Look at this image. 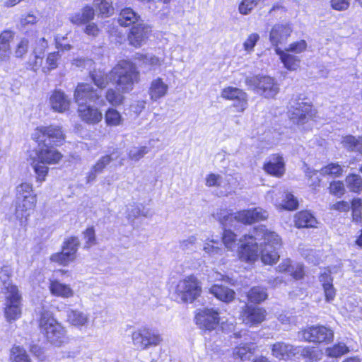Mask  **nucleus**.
I'll return each mask as SVG.
<instances>
[{
    "mask_svg": "<svg viewBox=\"0 0 362 362\" xmlns=\"http://www.w3.org/2000/svg\"><path fill=\"white\" fill-rule=\"evenodd\" d=\"M223 243L228 250H234L240 244L238 255L243 261L252 263L260 257L264 264H273L279 258L277 250L281 240L275 232L268 230L265 226H259L239 240L233 232L225 229Z\"/></svg>",
    "mask_w": 362,
    "mask_h": 362,
    "instance_id": "nucleus-1",
    "label": "nucleus"
},
{
    "mask_svg": "<svg viewBox=\"0 0 362 362\" xmlns=\"http://www.w3.org/2000/svg\"><path fill=\"white\" fill-rule=\"evenodd\" d=\"M16 191L15 217L21 226H25L35 209L37 195L34 193L33 185L29 182L18 185Z\"/></svg>",
    "mask_w": 362,
    "mask_h": 362,
    "instance_id": "nucleus-2",
    "label": "nucleus"
},
{
    "mask_svg": "<svg viewBox=\"0 0 362 362\" xmlns=\"http://www.w3.org/2000/svg\"><path fill=\"white\" fill-rule=\"evenodd\" d=\"M41 333L51 344L60 347L69 342L66 329L54 317L49 310H42L39 319Z\"/></svg>",
    "mask_w": 362,
    "mask_h": 362,
    "instance_id": "nucleus-3",
    "label": "nucleus"
},
{
    "mask_svg": "<svg viewBox=\"0 0 362 362\" xmlns=\"http://www.w3.org/2000/svg\"><path fill=\"white\" fill-rule=\"evenodd\" d=\"M110 74L117 90L127 93L133 90L134 84L139 81L140 74L136 66L129 60H121L112 68Z\"/></svg>",
    "mask_w": 362,
    "mask_h": 362,
    "instance_id": "nucleus-4",
    "label": "nucleus"
},
{
    "mask_svg": "<svg viewBox=\"0 0 362 362\" xmlns=\"http://www.w3.org/2000/svg\"><path fill=\"white\" fill-rule=\"evenodd\" d=\"M225 227L235 226L233 222L251 224L267 218L268 212L260 207L242 210L235 214H228L226 210H221L214 215Z\"/></svg>",
    "mask_w": 362,
    "mask_h": 362,
    "instance_id": "nucleus-5",
    "label": "nucleus"
},
{
    "mask_svg": "<svg viewBox=\"0 0 362 362\" xmlns=\"http://www.w3.org/2000/svg\"><path fill=\"white\" fill-rule=\"evenodd\" d=\"M4 295V315L6 322L11 323L18 320L22 314V296L16 285L6 286Z\"/></svg>",
    "mask_w": 362,
    "mask_h": 362,
    "instance_id": "nucleus-6",
    "label": "nucleus"
},
{
    "mask_svg": "<svg viewBox=\"0 0 362 362\" xmlns=\"http://www.w3.org/2000/svg\"><path fill=\"white\" fill-rule=\"evenodd\" d=\"M132 341L136 349L144 351L159 346L163 341V337L158 331L144 326L132 333Z\"/></svg>",
    "mask_w": 362,
    "mask_h": 362,
    "instance_id": "nucleus-7",
    "label": "nucleus"
},
{
    "mask_svg": "<svg viewBox=\"0 0 362 362\" xmlns=\"http://www.w3.org/2000/svg\"><path fill=\"white\" fill-rule=\"evenodd\" d=\"M33 140L38 144H47L51 146H61L65 136L59 126H40L36 127L31 134Z\"/></svg>",
    "mask_w": 362,
    "mask_h": 362,
    "instance_id": "nucleus-8",
    "label": "nucleus"
},
{
    "mask_svg": "<svg viewBox=\"0 0 362 362\" xmlns=\"http://www.w3.org/2000/svg\"><path fill=\"white\" fill-rule=\"evenodd\" d=\"M202 293V284L194 275L180 279L175 287V293L183 303L194 302Z\"/></svg>",
    "mask_w": 362,
    "mask_h": 362,
    "instance_id": "nucleus-9",
    "label": "nucleus"
},
{
    "mask_svg": "<svg viewBox=\"0 0 362 362\" xmlns=\"http://www.w3.org/2000/svg\"><path fill=\"white\" fill-rule=\"evenodd\" d=\"M246 85L265 98H274L279 90L274 78L267 76H255L245 79Z\"/></svg>",
    "mask_w": 362,
    "mask_h": 362,
    "instance_id": "nucleus-10",
    "label": "nucleus"
},
{
    "mask_svg": "<svg viewBox=\"0 0 362 362\" xmlns=\"http://www.w3.org/2000/svg\"><path fill=\"white\" fill-rule=\"evenodd\" d=\"M194 320L200 329L209 331L214 330L220 323L219 313L214 308H204L197 310Z\"/></svg>",
    "mask_w": 362,
    "mask_h": 362,
    "instance_id": "nucleus-11",
    "label": "nucleus"
},
{
    "mask_svg": "<svg viewBox=\"0 0 362 362\" xmlns=\"http://www.w3.org/2000/svg\"><path fill=\"white\" fill-rule=\"evenodd\" d=\"M302 339L314 343L329 341L333 339L334 332L324 326L310 327L298 333Z\"/></svg>",
    "mask_w": 362,
    "mask_h": 362,
    "instance_id": "nucleus-12",
    "label": "nucleus"
},
{
    "mask_svg": "<svg viewBox=\"0 0 362 362\" xmlns=\"http://www.w3.org/2000/svg\"><path fill=\"white\" fill-rule=\"evenodd\" d=\"M315 115V110L308 103L301 101L293 106L289 110L290 119L298 125H303L312 119Z\"/></svg>",
    "mask_w": 362,
    "mask_h": 362,
    "instance_id": "nucleus-13",
    "label": "nucleus"
},
{
    "mask_svg": "<svg viewBox=\"0 0 362 362\" xmlns=\"http://www.w3.org/2000/svg\"><path fill=\"white\" fill-rule=\"evenodd\" d=\"M221 96L226 100H233V107L238 112H244L247 107V95L242 89L231 86L226 87L222 90Z\"/></svg>",
    "mask_w": 362,
    "mask_h": 362,
    "instance_id": "nucleus-14",
    "label": "nucleus"
},
{
    "mask_svg": "<svg viewBox=\"0 0 362 362\" xmlns=\"http://www.w3.org/2000/svg\"><path fill=\"white\" fill-rule=\"evenodd\" d=\"M33 157L46 165H55L62 160L63 155L51 145L38 144Z\"/></svg>",
    "mask_w": 362,
    "mask_h": 362,
    "instance_id": "nucleus-15",
    "label": "nucleus"
},
{
    "mask_svg": "<svg viewBox=\"0 0 362 362\" xmlns=\"http://www.w3.org/2000/svg\"><path fill=\"white\" fill-rule=\"evenodd\" d=\"M101 90L94 89L91 85L86 83H78L75 89L74 97L77 105L96 102L101 96Z\"/></svg>",
    "mask_w": 362,
    "mask_h": 362,
    "instance_id": "nucleus-16",
    "label": "nucleus"
},
{
    "mask_svg": "<svg viewBox=\"0 0 362 362\" xmlns=\"http://www.w3.org/2000/svg\"><path fill=\"white\" fill-rule=\"evenodd\" d=\"M151 33V28L144 21L133 25L128 35L130 45L135 47H140L146 42Z\"/></svg>",
    "mask_w": 362,
    "mask_h": 362,
    "instance_id": "nucleus-17",
    "label": "nucleus"
},
{
    "mask_svg": "<svg viewBox=\"0 0 362 362\" xmlns=\"http://www.w3.org/2000/svg\"><path fill=\"white\" fill-rule=\"evenodd\" d=\"M78 114L79 118L88 124L95 125L102 121L103 113L101 110L88 103L78 105Z\"/></svg>",
    "mask_w": 362,
    "mask_h": 362,
    "instance_id": "nucleus-18",
    "label": "nucleus"
},
{
    "mask_svg": "<svg viewBox=\"0 0 362 362\" xmlns=\"http://www.w3.org/2000/svg\"><path fill=\"white\" fill-rule=\"evenodd\" d=\"M66 321L79 330L86 329L90 325V315L76 308H69L66 310Z\"/></svg>",
    "mask_w": 362,
    "mask_h": 362,
    "instance_id": "nucleus-19",
    "label": "nucleus"
},
{
    "mask_svg": "<svg viewBox=\"0 0 362 362\" xmlns=\"http://www.w3.org/2000/svg\"><path fill=\"white\" fill-rule=\"evenodd\" d=\"M266 317V310L259 307L245 306L241 314L243 322L250 326L257 325L263 322Z\"/></svg>",
    "mask_w": 362,
    "mask_h": 362,
    "instance_id": "nucleus-20",
    "label": "nucleus"
},
{
    "mask_svg": "<svg viewBox=\"0 0 362 362\" xmlns=\"http://www.w3.org/2000/svg\"><path fill=\"white\" fill-rule=\"evenodd\" d=\"M272 355L279 360H288L299 354V349L291 344L278 341L271 346Z\"/></svg>",
    "mask_w": 362,
    "mask_h": 362,
    "instance_id": "nucleus-21",
    "label": "nucleus"
},
{
    "mask_svg": "<svg viewBox=\"0 0 362 362\" xmlns=\"http://www.w3.org/2000/svg\"><path fill=\"white\" fill-rule=\"evenodd\" d=\"M168 90L169 85L163 78L158 76L151 81L148 93L153 102H157L165 98L168 95Z\"/></svg>",
    "mask_w": 362,
    "mask_h": 362,
    "instance_id": "nucleus-22",
    "label": "nucleus"
},
{
    "mask_svg": "<svg viewBox=\"0 0 362 362\" xmlns=\"http://www.w3.org/2000/svg\"><path fill=\"white\" fill-rule=\"evenodd\" d=\"M292 33V28L288 24L278 23L274 25L269 33V41L273 46L279 47V45L286 41Z\"/></svg>",
    "mask_w": 362,
    "mask_h": 362,
    "instance_id": "nucleus-23",
    "label": "nucleus"
},
{
    "mask_svg": "<svg viewBox=\"0 0 362 362\" xmlns=\"http://www.w3.org/2000/svg\"><path fill=\"white\" fill-rule=\"evenodd\" d=\"M49 289L52 296L64 299L73 298L75 294L69 284H64L58 279H49Z\"/></svg>",
    "mask_w": 362,
    "mask_h": 362,
    "instance_id": "nucleus-24",
    "label": "nucleus"
},
{
    "mask_svg": "<svg viewBox=\"0 0 362 362\" xmlns=\"http://www.w3.org/2000/svg\"><path fill=\"white\" fill-rule=\"evenodd\" d=\"M119 156V152L117 151H113L110 155L102 156L92 167L90 171L87 175V182H93L95 180L98 174L101 173L103 170L106 168L110 163Z\"/></svg>",
    "mask_w": 362,
    "mask_h": 362,
    "instance_id": "nucleus-25",
    "label": "nucleus"
},
{
    "mask_svg": "<svg viewBox=\"0 0 362 362\" xmlns=\"http://www.w3.org/2000/svg\"><path fill=\"white\" fill-rule=\"evenodd\" d=\"M49 103L53 110L62 113L69 110L71 100L64 92L55 90L49 98Z\"/></svg>",
    "mask_w": 362,
    "mask_h": 362,
    "instance_id": "nucleus-26",
    "label": "nucleus"
},
{
    "mask_svg": "<svg viewBox=\"0 0 362 362\" xmlns=\"http://www.w3.org/2000/svg\"><path fill=\"white\" fill-rule=\"evenodd\" d=\"M264 170L268 174L276 177H281L285 172L284 160L282 156L275 154L269 158L264 165Z\"/></svg>",
    "mask_w": 362,
    "mask_h": 362,
    "instance_id": "nucleus-27",
    "label": "nucleus"
},
{
    "mask_svg": "<svg viewBox=\"0 0 362 362\" xmlns=\"http://www.w3.org/2000/svg\"><path fill=\"white\" fill-rule=\"evenodd\" d=\"M319 281L323 288L325 300L327 302H332L336 296V290L333 286V278L329 269H325L320 273Z\"/></svg>",
    "mask_w": 362,
    "mask_h": 362,
    "instance_id": "nucleus-28",
    "label": "nucleus"
},
{
    "mask_svg": "<svg viewBox=\"0 0 362 362\" xmlns=\"http://www.w3.org/2000/svg\"><path fill=\"white\" fill-rule=\"evenodd\" d=\"M256 351V347L252 342L240 343L232 350V356L234 359L242 361L250 360L251 356Z\"/></svg>",
    "mask_w": 362,
    "mask_h": 362,
    "instance_id": "nucleus-29",
    "label": "nucleus"
},
{
    "mask_svg": "<svg viewBox=\"0 0 362 362\" xmlns=\"http://www.w3.org/2000/svg\"><path fill=\"white\" fill-rule=\"evenodd\" d=\"M275 52L279 57L284 66L288 71H296L299 68L300 60L298 57L293 55L279 47L275 48Z\"/></svg>",
    "mask_w": 362,
    "mask_h": 362,
    "instance_id": "nucleus-30",
    "label": "nucleus"
},
{
    "mask_svg": "<svg viewBox=\"0 0 362 362\" xmlns=\"http://www.w3.org/2000/svg\"><path fill=\"white\" fill-rule=\"evenodd\" d=\"M95 17V11L90 6H84L81 11L70 15L69 21L75 25H83L89 23Z\"/></svg>",
    "mask_w": 362,
    "mask_h": 362,
    "instance_id": "nucleus-31",
    "label": "nucleus"
},
{
    "mask_svg": "<svg viewBox=\"0 0 362 362\" xmlns=\"http://www.w3.org/2000/svg\"><path fill=\"white\" fill-rule=\"evenodd\" d=\"M203 251L206 257L216 261L222 257L224 249L219 246V243L213 238H207L203 245Z\"/></svg>",
    "mask_w": 362,
    "mask_h": 362,
    "instance_id": "nucleus-32",
    "label": "nucleus"
},
{
    "mask_svg": "<svg viewBox=\"0 0 362 362\" xmlns=\"http://www.w3.org/2000/svg\"><path fill=\"white\" fill-rule=\"evenodd\" d=\"M209 293L218 300L225 303L233 301L235 295L233 289L218 284L210 287Z\"/></svg>",
    "mask_w": 362,
    "mask_h": 362,
    "instance_id": "nucleus-33",
    "label": "nucleus"
},
{
    "mask_svg": "<svg viewBox=\"0 0 362 362\" xmlns=\"http://www.w3.org/2000/svg\"><path fill=\"white\" fill-rule=\"evenodd\" d=\"M136 59L139 61L141 63V65L149 67L150 70H156L161 67H167L164 58H160L153 54H137Z\"/></svg>",
    "mask_w": 362,
    "mask_h": 362,
    "instance_id": "nucleus-34",
    "label": "nucleus"
},
{
    "mask_svg": "<svg viewBox=\"0 0 362 362\" xmlns=\"http://www.w3.org/2000/svg\"><path fill=\"white\" fill-rule=\"evenodd\" d=\"M278 269L280 272L289 274L296 279H300L304 275L303 265L299 263L292 264L288 259L283 260L279 265Z\"/></svg>",
    "mask_w": 362,
    "mask_h": 362,
    "instance_id": "nucleus-35",
    "label": "nucleus"
},
{
    "mask_svg": "<svg viewBox=\"0 0 362 362\" xmlns=\"http://www.w3.org/2000/svg\"><path fill=\"white\" fill-rule=\"evenodd\" d=\"M138 16L131 8H125L120 11L118 23L122 26H129L131 25H136L141 22Z\"/></svg>",
    "mask_w": 362,
    "mask_h": 362,
    "instance_id": "nucleus-36",
    "label": "nucleus"
},
{
    "mask_svg": "<svg viewBox=\"0 0 362 362\" xmlns=\"http://www.w3.org/2000/svg\"><path fill=\"white\" fill-rule=\"evenodd\" d=\"M317 221L315 217L307 211H303L295 216V224L298 228H314Z\"/></svg>",
    "mask_w": 362,
    "mask_h": 362,
    "instance_id": "nucleus-37",
    "label": "nucleus"
},
{
    "mask_svg": "<svg viewBox=\"0 0 362 362\" xmlns=\"http://www.w3.org/2000/svg\"><path fill=\"white\" fill-rule=\"evenodd\" d=\"M29 160L36 175V182L42 184L46 180L49 168L46 164L38 161L37 159L33 157V155H30Z\"/></svg>",
    "mask_w": 362,
    "mask_h": 362,
    "instance_id": "nucleus-38",
    "label": "nucleus"
},
{
    "mask_svg": "<svg viewBox=\"0 0 362 362\" xmlns=\"http://www.w3.org/2000/svg\"><path fill=\"white\" fill-rule=\"evenodd\" d=\"M342 146L351 151L358 152L362 154V137H356L351 135L344 136L341 140Z\"/></svg>",
    "mask_w": 362,
    "mask_h": 362,
    "instance_id": "nucleus-39",
    "label": "nucleus"
},
{
    "mask_svg": "<svg viewBox=\"0 0 362 362\" xmlns=\"http://www.w3.org/2000/svg\"><path fill=\"white\" fill-rule=\"evenodd\" d=\"M297 347L299 349V354L306 360V362L317 361L322 357V351L317 348L310 346Z\"/></svg>",
    "mask_w": 362,
    "mask_h": 362,
    "instance_id": "nucleus-40",
    "label": "nucleus"
},
{
    "mask_svg": "<svg viewBox=\"0 0 362 362\" xmlns=\"http://www.w3.org/2000/svg\"><path fill=\"white\" fill-rule=\"evenodd\" d=\"M76 257L73 252H70L63 248L61 252L53 254L50 257V260L60 265L66 266L73 262Z\"/></svg>",
    "mask_w": 362,
    "mask_h": 362,
    "instance_id": "nucleus-41",
    "label": "nucleus"
},
{
    "mask_svg": "<svg viewBox=\"0 0 362 362\" xmlns=\"http://www.w3.org/2000/svg\"><path fill=\"white\" fill-rule=\"evenodd\" d=\"M105 120L107 126L117 127L122 124L123 118L117 110L110 107L105 113Z\"/></svg>",
    "mask_w": 362,
    "mask_h": 362,
    "instance_id": "nucleus-42",
    "label": "nucleus"
},
{
    "mask_svg": "<svg viewBox=\"0 0 362 362\" xmlns=\"http://www.w3.org/2000/svg\"><path fill=\"white\" fill-rule=\"evenodd\" d=\"M93 6L103 16H110L114 12L112 0H94Z\"/></svg>",
    "mask_w": 362,
    "mask_h": 362,
    "instance_id": "nucleus-43",
    "label": "nucleus"
},
{
    "mask_svg": "<svg viewBox=\"0 0 362 362\" xmlns=\"http://www.w3.org/2000/svg\"><path fill=\"white\" fill-rule=\"evenodd\" d=\"M90 76L95 86L100 88H103L109 83L110 80L112 79L111 75H107L102 70H95L90 73Z\"/></svg>",
    "mask_w": 362,
    "mask_h": 362,
    "instance_id": "nucleus-44",
    "label": "nucleus"
},
{
    "mask_svg": "<svg viewBox=\"0 0 362 362\" xmlns=\"http://www.w3.org/2000/svg\"><path fill=\"white\" fill-rule=\"evenodd\" d=\"M349 351V347L343 342L334 344L325 349L326 356L331 358H339Z\"/></svg>",
    "mask_w": 362,
    "mask_h": 362,
    "instance_id": "nucleus-45",
    "label": "nucleus"
},
{
    "mask_svg": "<svg viewBox=\"0 0 362 362\" xmlns=\"http://www.w3.org/2000/svg\"><path fill=\"white\" fill-rule=\"evenodd\" d=\"M11 362H30L26 351L20 346H14L11 350Z\"/></svg>",
    "mask_w": 362,
    "mask_h": 362,
    "instance_id": "nucleus-46",
    "label": "nucleus"
},
{
    "mask_svg": "<svg viewBox=\"0 0 362 362\" xmlns=\"http://www.w3.org/2000/svg\"><path fill=\"white\" fill-rule=\"evenodd\" d=\"M248 300L252 303H259L267 298L266 290L262 287H253L247 295Z\"/></svg>",
    "mask_w": 362,
    "mask_h": 362,
    "instance_id": "nucleus-47",
    "label": "nucleus"
},
{
    "mask_svg": "<svg viewBox=\"0 0 362 362\" xmlns=\"http://www.w3.org/2000/svg\"><path fill=\"white\" fill-rule=\"evenodd\" d=\"M346 185L348 189L354 192L362 190V179L360 175L350 174L346 177Z\"/></svg>",
    "mask_w": 362,
    "mask_h": 362,
    "instance_id": "nucleus-48",
    "label": "nucleus"
},
{
    "mask_svg": "<svg viewBox=\"0 0 362 362\" xmlns=\"http://www.w3.org/2000/svg\"><path fill=\"white\" fill-rule=\"evenodd\" d=\"M343 168L337 163H331L323 167L320 170V174L322 175H329L332 177H339L342 175Z\"/></svg>",
    "mask_w": 362,
    "mask_h": 362,
    "instance_id": "nucleus-49",
    "label": "nucleus"
},
{
    "mask_svg": "<svg viewBox=\"0 0 362 362\" xmlns=\"http://www.w3.org/2000/svg\"><path fill=\"white\" fill-rule=\"evenodd\" d=\"M262 0H242L238 5V11L240 14L247 16Z\"/></svg>",
    "mask_w": 362,
    "mask_h": 362,
    "instance_id": "nucleus-50",
    "label": "nucleus"
},
{
    "mask_svg": "<svg viewBox=\"0 0 362 362\" xmlns=\"http://www.w3.org/2000/svg\"><path fill=\"white\" fill-rule=\"evenodd\" d=\"M298 200L294 197L293 194L290 193H288L285 195V199L282 201V202H275L276 206L287 210L296 209L298 206Z\"/></svg>",
    "mask_w": 362,
    "mask_h": 362,
    "instance_id": "nucleus-51",
    "label": "nucleus"
},
{
    "mask_svg": "<svg viewBox=\"0 0 362 362\" xmlns=\"http://www.w3.org/2000/svg\"><path fill=\"white\" fill-rule=\"evenodd\" d=\"M149 151V148L146 146H134L129 150L128 156L132 160L139 161L146 155Z\"/></svg>",
    "mask_w": 362,
    "mask_h": 362,
    "instance_id": "nucleus-52",
    "label": "nucleus"
},
{
    "mask_svg": "<svg viewBox=\"0 0 362 362\" xmlns=\"http://www.w3.org/2000/svg\"><path fill=\"white\" fill-rule=\"evenodd\" d=\"M60 57L58 52L49 53L46 59V66L42 67L43 72L47 73L56 69L58 66V61Z\"/></svg>",
    "mask_w": 362,
    "mask_h": 362,
    "instance_id": "nucleus-53",
    "label": "nucleus"
},
{
    "mask_svg": "<svg viewBox=\"0 0 362 362\" xmlns=\"http://www.w3.org/2000/svg\"><path fill=\"white\" fill-rule=\"evenodd\" d=\"M105 98L108 103L113 106L121 105L124 98L122 93L117 92L112 88L107 90Z\"/></svg>",
    "mask_w": 362,
    "mask_h": 362,
    "instance_id": "nucleus-54",
    "label": "nucleus"
},
{
    "mask_svg": "<svg viewBox=\"0 0 362 362\" xmlns=\"http://www.w3.org/2000/svg\"><path fill=\"white\" fill-rule=\"evenodd\" d=\"M259 40V34L256 33H250L243 43L244 50L247 54H251L254 51V48L257 42Z\"/></svg>",
    "mask_w": 362,
    "mask_h": 362,
    "instance_id": "nucleus-55",
    "label": "nucleus"
},
{
    "mask_svg": "<svg viewBox=\"0 0 362 362\" xmlns=\"http://www.w3.org/2000/svg\"><path fill=\"white\" fill-rule=\"evenodd\" d=\"M12 276V269L9 265H4L0 269V281L4 284V290L6 291V286L8 284L13 285L10 283V279Z\"/></svg>",
    "mask_w": 362,
    "mask_h": 362,
    "instance_id": "nucleus-56",
    "label": "nucleus"
},
{
    "mask_svg": "<svg viewBox=\"0 0 362 362\" xmlns=\"http://www.w3.org/2000/svg\"><path fill=\"white\" fill-rule=\"evenodd\" d=\"M307 48V42L304 40H300L297 42H294L291 43L288 47H286L284 50L288 52H293L296 54H300L304 52Z\"/></svg>",
    "mask_w": 362,
    "mask_h": 362,
    "instance_id": "nucleus-57",
    "label": "nucleus"
},
{
    "mask_svg": "<svg viewBox=\"0 0 362 362\" xmlns=\"http://www.w3.org/2000/svg\"><path fill=\"white\" fill-rule=\"evenodd\" d=\"M197 238L195 235H191L180 242V247L185 251H192L196 248Z\"/></svg>",
    "mask_w": 362,
    "mask_h": 362,
    "instance_id": "nucleus-58",
    "label": "nucleus"
},
{
    "mask_svg": "<svg viewBox=\"0 0 362 362\" xmlns=\"http://www.w3.org/2000/svg\"><path fill=\"white\" fill-rule=\"evenodd\" d=\"M79 245V240L76 237H71L64 242L63 248L66 250L73 252L76 256V252Z\"/></svg>",
    "mask_w": 362,
    "mask_h": 362,
    "instance_id": "nucleus-59",
    "label": "nucleus"
},
{
    "mask_svg": "<svg viewBox=\"0 0 362 362\" xmlns=\"http://www.w3.org/2000/svg\"><path fill=\"white\" fill-rule=\"evenodd\" d=\"M345 192L344 183L341 181H334L330 183L329 192L335 196L340 197Z\"/></svg>",
    "mask_w": 362,
    "mask_h": 362,
    "instance_id": "nucleus-60",
    "label": "nucleus"
},
{
    "mask_svg": "<svg viewBox=\"0 0 362 362\" xmlns=\"http://www.w3.org/2000/svg\"><path fill=\"white\" fill-rule=\"evenodd\" d=\"M205 184L210 187L221 186L222 177L218 174L210 173L206 177Z\"/></svg>",
    "mask_w": 362,
    "mask_h": 362,
    "instance_id": "nucleus-61",
    "label": "nucleus"
},
{
    "mask_svg": "<svg viewBox=\"0 0 362 362\" xmlns=\"http://www.w3.org/2000/svg\"><path fill=\"white\" fill-rule=\"evenodd\" d=\"M84 239H85V247H90L95 244V230L93 227L88 228L86 231L83 233Z\"/></svg>",
    "mask_w": 362,
    "mask_h": 362,
    "instance_id": "nucleus-62",
    "label": "nucleus"
},
{
    "mask_svg": "<svg viewBox=\"0 0 362 362\" xmlns=\"http://www.w3.org/2000/svg\"><path fill=\"white\" fill-rule=\"evenodd\" d=\"M351 0H331L330 6L332 8L338 11H346L350 6Z\"/></svg>",
    "mask_w": 362,
    "mask_h": 362,
    "instance_id": "nucleus-63",
    "label": "nucleus"
},
{
    "mask_svg": "<svg viewBox=\"0 0 362 362\" xmlns=\"http://www.w3.org/2000/svg\"><path fill=\"white\" fill-rule=\"evenodd\" d=\"M28 49V40L25 38L21 39L17 44L14 54L16 57H22L24 56Z\"/></svg>",
    "mask_w": 362,
    "mask_h": 362,
    "instance_id": "nucleus-64",
    "label": "nucleus"
}]
</instances>
